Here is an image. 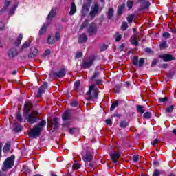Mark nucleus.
<instances>
[{
  "label": "nucleus",
  "mask_w": 176,
  "mask_h": 176,
  "mask_svg": "<svg viewBox=\"0 0 176 176\" xmlns=\"http://www.w3.org/2000/svg\"><path fill=\"white\" fill-rule=\"evenodd\" d=\"M54 128L56 129L58 127V122H57L56 120H54Z\"/></svg>",
  "instance_id": "nucleus-61"
},
{
  "label": "nucleus",
  "mask_w": 176,
  "mask_h": 176,
  "mask_svg": "<svg viewBox=\"0 0 176 176\" xmlns=\"http://www.w3.org/2000/svg\"><path fill=\"white\" fill-rule=\"evenodd\" d=\"M166 112H168V113L173 112V111H174V106H170L166 108Z\"/></svg>",
  "instance_id": "nucleus-38"
},
{
  "label": "nucleus",
  "mask_w": 176,
  "mask_h": 176,
  "mask_svg": "<svg viewBox=\"0 0 176 176\" xmlns=\"http://www.w3.org/2000/svg\"><path fill=\"white\" fill-rule=\"evenodd\" d=\"M87 41V36L86 34L82 33V34L80 35L79 38H78V42L80 43H85V42Z\"/></svg>",
  "instance_id": "nucleus-17"
},
{
  "label": "nucleus",
  "mask_w": 176,
  "mask_h": 176,
  "mask_svg": "<svg viewBox=\"0 0 176 176\" xmlns=\"http://www.w3.org/2000/svg\"><path fill=\"white\" fill-rule=\"evenodd\" d=\"M51 52H50V50H47L45 51L44 52V55L45 56H49V54H50Z\"/></svg>",
  "instance_id": "nucleus-57"
},
{
  "label": "nucleus",
  "mask_w": 176,
  "mask_h": 176,
  "mask_svg": "<svg viewBox=\"0 0 176 176\" xmlns=\"http://www.w3.org/2000/svg\"><path fill=\"white\" fill-rule=\"evenodd\" d=\"M88 33L90 36L96 35L97 34V25L94 23L91 24L88 28Z\"/></svg>",
  "instance_id": "nucleus-6"
},
{
  "label": "nucleus",
  "mask_w": 176,
  "mask_h": 176,
  "mask_svg": "<svg viewBox=\"0 0 176 176\" xmlns=\"http://www.w3.org/2000/svg\"><path fill=\"white\" fill-rule=\"evenodd\" d=\"M54 16H56V8H52L47 17V21L53 20Z\"/></svg>",
  "instance_id": "nucleus-14"
},
{
  "label": "nucleus",
  "mask_w": 176,
  "mask_h": 176,
  "mask_svg": "<svg viewBox=\"0 0 176 176\" xmlns=\"http://www.w3.org/2000/svg\"><path fill=\"white\" fill-rule=\"evenodd\" d=\"M5 28V23L3 22H0V30Z\"/></svg>",
  "instance_id": "nucleus-58"
},
{
  "label": "nucleus",
  "mask_w": 176,
  "mask_h": 176,
  "mask_svg": "<svg viewBox=\"0 0 176 176\" xmlns=\"http://www.w3.org/2000/svg\"><path fill=\"white\" fill-rule=\"evenodd\" d=\"M137 111L140 112V113H144L145 112V109H144V106L138 105L137 106Z\"/></svg>",
  "instance_id": "nucleus-28"
},
{
  "label": "nucleus",
  "mask_w": 176,
  "mask_h": 176,
  "mask_svg": "<svg viewBox=\"0 0 176 176\" xmlns=\"http://www.w3.org/2000/svg\"><path fill=\"white\" fill-rule=\"evenodd\" d=\"M133 15H129V16L127 17V21H128V23H133Z\"/></svg>",
  "instance_id": "nucleus-47"
},
{
  "label": "nucleus",
  "mask_w": 176,
  "mask_h": 176,
  "mask_svg": "<svg viewBox=\"0 0 176 176\" xmlns=\"http://www.w3.org/2000/svg\"><path fill=\"white\" fill-rule=\"evenodd\" d=\"M153 176H160V170H159V169H155L154 170Z\"/></svg>",
  "instance_id": "nucleus-40"
},
{
  "label": "nucleus",
  "mask_w": 176,
  "mask_h": 176,
  "mask_svg": "<svg viewBox=\"0 0 176 176\" xmlns=\"http://www.w3.org/2000/svg\"><path fill=\"white\" fill-rule=\"evenodd\" d=\"M31 108H32V103L31 102H27L24 106V112H30Z\"/></svg>",
  "instance_id": "nucleus-20"
},
{
  "label": "nucleus",
  "mask_w": 176,
  "mask_h": 176,
  "mask_svg": "<svg viewBox=\"0 0 176 176\" xmlns=\"http://www.w3.org/2000/svg\"><path fill=\"white\" fill-rule=\"evenodd\" d=\"M111 157L113 163H118V159L120 157V154L119 153V152H114L113 153L111 154Z\"/></svg>",
  "instance_id": "nucleus-11"
},
{
  "label": "nucleus",
  "mask_w": 176,
  "mask_h": 176,
  "mask_svg": "<svg viewBox=\"0 0 176 176\" xmlns=\"http://www.w3.org/2000/svg\"><path fill=\"white\" fill-rule=\"evenodd\" d=\"M120 39H122V34H119L116 36V42H119V41H120Z\"/></svg>",
  "instance_id": "nucleus-56"
},
{
  "label": "nucleus",
  "mask_w": 176,
  "mask_h": 176,
  "mask_svg": "<svg viewBox=\"0 0 176 176\" xmlns=\"http://www.w3.org/2000/svg\"><path fill=\"white\" fill-rule=\"evenodd\" d=\"M39 113L37 111H33L28 116V122L30 123V124H34L35 122L37 120L36 116H38Z\"/></svg>",
  "instance_id": "nucleus-4"
},
{
  "label": "nucleus",
  "mask_w": 176,
  "mask_h": 176,
  "mask_svg": "<svg viewBox=\"0 0 176 176\" xmlns=\"http://www.w3.org/2000/svg\"><path fill=\"white\" fill-rule=\"evenodd\" d=\"M47 43L50 45H53L56 42V38H54V36H49L47 40Z\"/></svg>",
  "instance_id": "nucleus-24"
},
{
  "label": "nucleus",
  "mask_w": 176,
  "mask_h": 176,
  "mask_svg": "<svg viewBox=\"0 0 176 176\" xmlns=\"http://www.w3.org/2000/svg\"><path fill=\"white\" fill-rule=\"evenodd\" d=\"M129 28V25H127V22H123L121 26V29L122 31H125Z\"/></svg>",
  "instance_id": "nucleus-32"
},
{
  "label": "nucleus",
  "mask_w": 176,
  "mask_h": 176,
  "mask_svg": "<svg viewBox=\"0 0 176 176\" xmlns=\"http://www.w3.org/2000/svg\"><path fill=\"white\" fill-rule=\"evenodd\" d=\"M99 8L100 7L97 3H96L94 6H92L91 11L89 13V16H91V17L92 19H94V17H96V15L97 14V13H98Z\"/></svg>",
  "instance_id": "nucleus-5"
},
{
  "label": "nucleus",
  "mask_w": 176,
  "mask_h": 176,
  "mask_svg": "<svg viewBox=\"0 0 176 176\" xmlns=\"http://www.w3.org/2000/svg\"><path fill=\"white\" fill-rule=\"evenodd\" d=\"M10 3H12V2L9 0H6L4 2V6L3 7V8L1 10L0 13H3V12H6V10H8V8H9V6H10Z\"/></svg>",
  "instance_id": "nucleus-15"
},
{
  "label": "nucleus",
  "mask_w": 176,
  "mask_h": 176,
  "mask_svg": "<svg viewBox=\"0 0 176 176\" xmlns=\"http://www.w3.org/2000/svg\"><path fill=\"white\" fill-rule=\"evenodd\" d=\"M61 37V34H60V32H57L56 34H55V38L56 41H58L60 38Z\"/></svg>",
  "instance_id": "nucleus-49"
},
{
  "label": "nucleus",
  "mask_w": 176,
  "mask_h": 176,
  "mask_svg": "<svg viewBox=\"0 0 176 176\" xmlns=\"http://www.w3.org/2000/svg\"><path fill=\"white\" fill-rule=\"evenodd\" d=\"M160 58H162V60H163L164 61L167 62L174 60V56L170 54H164L160 55Z\"/></svg>",
  "instance_id": "nucleus-7"
},
{
  "label": "nucleus",
  "mask_w": 176,
  "mask_h": 176,
  "mask_svg": "<svg viewBox=\"0 0 176 176\" xmlns=\"http://www.w3.org/2000/svg\"><path fill=\"white\" fill-rule=\"evenodd\" d=\"M153 146H155L157 144H159V140L155 139L154 141L151 143Z\"/></svg>",
  "instance_id": "nucleus-51"
},
{
  "label": "nucleus",
  "mask_w": 176,
  "mask_h": 176,
  "mask_svg": "<svg viewBox=\"0 0 176 176\" xmlns=\"http://www.w3.org/2000/svg\"><path fill=\"white\" fill-rule=\"evenodd\" d=\"M76 13V6L75 5V3H72V6L70 8V12H69V15L70 16H74Z\"/></svg>",
  "instance_id": "nucleus-19"
},
{
  "label": "nucleus",
  "mask_w": 176,
  "mask_h": 176,
  "mask_svg": "<svg viewBox=\"0 0 176 176\" xmlns=\"http://www.w3.org/2000/svg\"><path fill=\"white\" fill-rule=\"evenodd\" d=\"M14 155H11L5 160L3 166L2 167V171H8V170L14 166Z\"/></svg>",
  "instance_id": "nucleus-2"
},
{
  "label": "nucleus",
  "mask_w": 176,
  "mask_h": 176,
  "mask_svg": "<svg viewBox=\"0 0 176 176\" xmlns=\"http://www.w3.org/2000/svg\"><path fill=\"white\" fill-rule=\"evenodd\" d=\"M17 6H19V3H16L14 7L10 9V13H12L13 14V13H14V11L16 10V9H17Z\"/></svg>",
  "instance_id": "nucleus-37"
},
{
  "label": "nucleus",
  "mask_w": 176,
  "mask_h": 176,
  "mask_svg": "<svg viewBox=\"0 0 176 176\" xmlns=\"http://www.w3.org/2000/svg\"><path fill=\"white\" fill-rule=\"evenodd\" d=\"M63 120H69L71 119V114L69 113V111H66L63 116H62Z\"/></svg>",
  "instance_id": "nucleus-21"
},
{
  "label": "nucleus",
  "mask_w": 176,
  "mask_h": 176,
  "mask_svg": "<svg viewBox=\"0 0 176 176\" xmlns=\"http://www.w3.org/2000/svg\"><path fill=\"white\" fill-rule=\"evenodd\" d=\"M30 46V42H25L23 45V46H22V47H23V49H25L26 47H28Z\"/></svg>",
  "instance_id": "nucleus-50"
},
{
  "label": "nucleus",
  "mask_w": 176,
  "mask_h": 176,
  "mask_svg": "<svg viewBox=\"0 0 176 176\" xmlns=\"http://www.w3.org/2000/svg\"><path fill=\"white\" fill-rule=\"evenodd\" d=\"M109 19H112L113 17V8H109L108 12Z\"/></svg>",
  "instance_id": "nucleus-30"
},
{
  "label": "nucleus",
  "mask_w": 176,
  "mask_h": 176,
  "mask_svg": "<svg viewBox=\"0 0 176 176\" xmlns=\"http://www.w3.org/2000/svg\"><path fill=\"white\" fill-rule=\"evenodd\" d=\"M143 116L145 119H151V118L152 117V113H151L150 112H146L144 113Z\"/></svg>",
  "instance_id": "nucleus-34"
},
{
  "label": "nucleus",
  "mask_w": 176,
  "mask_h": 176,
  "mask_svg": "<svg viewBox=\"0 0 176 176\" xmlns=\"http://www.w3.org/2000/svg\"><path fill=\"white\" fill-rule=\"evenodd\" d=\"M83 56V54L80 52H78L76 54V58H80V57H82Z\"/></svg>",
  "instance_id": "nucleus-45"
},
{
  "label": "nucleus",
  "mask_w": 176,
  "mask_h": 176,
  "mask_svg": "<svg viewBox=\"0 0 176 176\" xmlns=\"http://www.w3.org/2000/svg\"><path fill=\"white\" fill-rule=\"evenodd\" d=\"M21 41H23V34H19L16 38V41L15 42V45H16V46H19V45L21 43Z\"/></svg>",
  "instance_id": "nucleus-22"
},
{
  "label": "nucleus",
  "mask_w": 176,
  "mask_h": 176,
  "mask_svg": "<svg viewBox=\"0 0 176 176\" xmlns=\"http://www.w3.org/2000/svg\"><path fill=\"white\" fill-rule=\"evenodd\" d=\"M126 8V4H122L118 8V14H122L123 10Z\"/></svg>",
  "instance_id": "nucleus-25"
},
{
  "label": "nucleus",
  "mask_w": 176,
  "mask_h": 176,
  "mask_svg": "<svg viewBox=\"0 0 176 176\" xmlns=\"http://www.w3.org/2000/svg\"><path fill=\"white\" fill-rule=\"evenodd\" d=\"M144 51H145L146 53H151V49H149V48H146V49L144 50Z\"/></svg>",
  "instance_id": "nucleus-63"
},
{
  "label": "nucleus",
  "mask_w": 176,
  "mask_h": 176,
  "mask_svg": "<svg viewBox=\"0 0 176 176\" xmlns=\"http://www.w3.org/2000/svg\"><path fill=\"white\" fill-rule=\"evenodd\" d=\"M144 63H145V61L144 60V58H140L139 60V63H138V67H142V65H144Z\"/></svg>",
  "instance_id": "nucleus-43"
},
{
  "label": "nucleus",
  "mask_w": 176,
  "mask_h": 176,
  "mask_svg": "<svg viewBox=\"0 0 176 176\" xmlns=\"http://www.w3.org/2000/svg\"><path fill=\"white\" fill-rule=\"evenodd\" d=\"M149 6H151V3H149V1H146L144 8H149Z\"/></svg>",
  "instance_id": "nucleus-60"
},
{
  "label": "nucleus",
  "mask_w": 176,
  "mask_h": 176,
  "mask_svg": "<svg viewBox=\"0 0 176 176\" xmlns=\"http://www.w3.org/2000/svg\"><path fill=\"white\" fill-rule=\"evenodd\" d=\"M65 69H60V71L55 72L54 73V76H56V78H64V76H65Z\"/></svg>",
  "instance_id": "nucleus-12"
},
{
  "label": "nucleus",
  "mask_w": 176,
  "mask_h": 176,
  "mask_svg": "<svg viewBox=\"0 0 176 176\" xmlns=\"http://www.w3.org/2000/svg\"><path fill=\"white\" fill-rule=\"evenodd\" d=\"M10 149V144H6L4 147H3V152H9V150Z\"/></svg>",
  "instance_id": "nucleus-33"
},
{
  "label": "nucleus",
  "mask_w": 176,
  "mask_h": 176,
  "mask_svg": "<svg viewBox=\"0 0 176 176\" xmlns=\"http://www.w3.org/2000/svg\"><path fill=\"white\" fill-rule=\"evenodd\" d=\"M160 49H166V47H168V45L167 44L166 41H163L160 45Z\"/></svg>",
  "instance_id": "nucleus-29"
},
{
  "label": "nucleus",
  "mask_w": 176,
  "mask_h": 176,
  "mask_svg": "<svg viewBox=\"0 0 176 176\" xmlns=\"http://www.w3.org/2000/svg\"><path fill=\"white\" fill-rule=\"evenodd\" d=\"M139 160H140V156L138 155L133 156V162H138Z\"/></svg>",
  "instance_id": "nucleus-55"
},
{
  "label": "nucleus",
  "mask_w": 176,
  "mask_h": 176,
  "mask_svg": "<svg viewBox=\"0 0 176 176\" xmlns=\"http://www.w3.org/2000/svg\"><path fill=\"white\" fill-rule=\"evenodd\" d=\"M93 65V58H89L87 60H85L82 64V68H90Z\"/></svg>",
  "instance_id": "nucleus-9"
},
{
  "label": "nucleus",
  "mask_w": 176,
  "mask_h": 176,
  "mask_svg": "<svg viewBox=\"0 0 176 176\" xmlns=\"http://www.w3.org/2000/svg\"><path fill=\"white\" fill-rule=\"evenodd\" d=\"M96 85H101V80H96Z\"/></svg>",
  "instance_id": "nucleus-64"
},
{
  "label": "nucleus",
  "mask_w": 176,
  "mask_h": 176,
  "mask_svg": "<svg viewBox=\"0 0 176 176\" xmlns=\"http://www.w3.org/2000/svg\"><path fill=\"white\" fill-rule=\"evenodd\" d=\"M82 160L85 162H89L93 160V155L89 152H87L84 155H82Z\"/></svg>",
  "instance_id": "nucleus-8"
},
{
  "label": "nucleus",
  "mask_w": 176,
  "mask_h": 176,
  "mask_svg": "<svg viewBox=\"0 0 176 176\" xmlns=\"http://www.w3.org/2000/svg\"><path fill=\"white\" fill-rule=\"evenodd\" d=\"M90 9V5L89 4H85L82 7V13H87L89 12V10Z\"/></svg>",
  "instance_id": "nucleus-23"
},
{
  "label": "nucleus",
  "mask_w": 176,
  "mask_h": 176,
  "mask_svg": "<svg viewBox=\"0 0 176 176\" xmlns=\"http://www.w3.org/2000/svg\"><path fill=\"white\" fill-rule=\"evenodd\" d=\"M164 38H170V33L168 32H164L162 35Z\"/></svg>",
  "instance_id": "nucleus-53"
},
{
  "label": "nucleus",
  "mask_w": 176,
  "mask_h": 176,
  "mask_svg": "<svg viewBox=\"0 0 176 176\" xmlns=\"http://www.w3.org/2000/svg\"><path fill=\"white\" fill-rule=\"evenodd\" d=\"M78 105V102L74 101L71 103V107H76Z\"/></svg>",
  "instance_id": "nucleus-59"
},
{
  "label": "nucleus",
  "mask_w": 176,
  "mask_h": 176,
  "mask_svg": "<svg viewBox=\"0 0 176 176\" xmlns=\"http://www.w3.org/2000/svg\"><path fill=\"white\" fill-rule=\"evenodd\" d=\"M14 130L19 133V131H21V126L18 125L14 128Z\"/></svg>",
  "instance_id": "nucleus-44"
},
{
  "label": "nucleus",
  "mask_w": 176,
  "mask_h": 176,
  "mask_svg": "<svg viewBox=\"0 0 176 176\" xmlns=\"http://www.w3.org/2000/svg\"><path fill=\"white\" fill-rule=\"evenodd\" d=\"M45 126H46V120H42L37 125H35L29 131V133H28L29 137H31L32 138H37V137H39Z\"/></svg>",
  "instance_id": "nucleus-1"
},
{
  "label": "nucleus",
  "mask_w": 176,
  "mask_h": 176,
  "mask_svg": "<svg viewBox=\"0 0 176 176\" xmlns=\"http://www.w3.org/2000/svg\"><path fill=\"white\" fill-rule=\"evenodd\" d=\"M94 87H96V85H91L89 87V91L87 92L88 100H94V98H97L98 97V91Z\"/></svg>",
  "instance_id": "nucleus-3"
},
{
  "label": "nucleus",
  "mask_w": 176,
  "mask_h": 176,
  "mask_svg": "<svg viewBox=\"0 0 176 176\" xmlns=\"http://www.w3.org/2000/svg\"><path fill=\"white\" fill-rule=\"evenodd\" d=\"M87 24H89V21H87V19H86L84 23L82 24L80 30H83V28H85V27L87 26Z\"/></svg>",
  "instance_id": "nucleus-36"
},
{
  "label": "nucleus",
  "mask_w": 176,
  "mask_h": 176,
  "mask_svg": "<svg viewBox=\"0 0 176 176\" xmlns=\"http://www.w3.org/2000/svg\"><path fill=\"white\" fill-rule=\"evenodd\" d=\"M36 56H38V49L36 47H32L31 53L29 54V58H34V57H36Z\"/></svg>",
  "instance_id": "nucleus-16"
},
{
  "label": "nucleus",
  "mask_w": 176,
  "mask_h": 176,
  "mask_svg": "<svg viewBox=\"0 0 176 176\" xmlns=\"http://www.w3.org/2000/svg\"><path fill=\"white\" fill-rule=\"evenodd\" d=\"M96 76H98V73H95L94 76H92V80H94L96 79Z\"/></svg>",
  "instance_id": "nucleus-62"
},
{
  "label": "nucleus",
  "mask_w": 176,
  "mask_h": 176,
  "mask_svg": "<svg viewBox=\"0 0 176 176\" xmlns=\"http://www.w3.org/2000/svg\"><path fill=\"white\" fill-rule=\"evenodd\" d=\"M79 86H80V81H76L74 83V89H78Z\"/></svg>",
  "instance_id": "nucleus-46"
},
{
  "label": "nucleus",
  "mask_w": 176,
  "mask_h": 176,
  "mask_svg": "<svg viewBox=\"0 0 176 176\" xmlns=\"http://www.w3.org/2000/svg\"><path fill=\"white\" fill-rule=\"evenodd\" d=\"M134 5V2L133 1H129L127 2V7L129 8V10L133 8V6Z\"/></svg>",
  "instance_id": "nucleus-35"
},
{
  "label": "nucleus",
  "mask_w": 176,
  "mask_h": 176,
  "mask_svg": "<svg viewBox=\"0 0 176 176\" xmlns=\"http://www.w3.org/2000/svg\"><path fill=\"white\" fill-rule=\"evenodd\" d=\"M47 88V82H44L43 85L40 87V88L38 90V96H41V94H43L45 93V90Z\"/></svg>",
  "instance_id": "nucleus-13"
},
{
  "label": "nucleus",
  "mask_w": 176,
  "mask_h": 176,
  "mask_svg": "<svg viewBox=\"0 0 176 176\" xmlns=\"http://www.w3.org/2000/svg\"><path fill=\"white\" fill-rule=\"evenodd\" d=\"M16 118L17 119V120H19V122H23V118L21 117V115L19 113H16Z\"/></svg>",
  "instance_id": "nucleus-39"
},
{
  "label": "nucleus",
  "mask_w": 176,
  "mask_h": 176,
  "mask_svg": "<svg viewBox=\"0 0 176 176\" xmlns=\"http://www.w3.org/2000/svg\"><path fill=\"white\" fill-rule=\"evenodd\" d=\"M106 122V124L108 125V126H112V121L109 119H107L105 120Z\"/></svg>",
  "instance_id": "nucleus-52"
},
{
  "label": "nucleus",
  "mask_w": 176,
  "mask_h": 176,
  "mask_svg": "<svg viewBox=\"0 0 176 176\" xmlns=\"http://www.w3.org/2000/svg\"><path fill=\"white\" fill-rule=\"evenodd\" d=\"M129 126V122L127 121H121L120 122V126L122 127V129H126Z\"/></svg>",
  "instance_id": "nucleus-27"
},
{
  "label": "nucleus",
  "mask_w": 176,
  "mask_h": 176,
  "mask_svg": "<svg viewBox=\"0 0 176 176\" xmlns=\"http://www.w3.org/2000/svg\"><path fill=\"white\" fill-rule=\"evenodd\" d=\"M118 105H119V102L118 101L114 102L111 106L110 111H113Z\"/></svg>",
  "instance_id": "nucleus-31"
},
{
  "label": "nucleus",
  "mask_w": 176,
  "mask_h": 176,
  "mask_svg": "<svg viewBox=\"0 0 176 176\" xmlns=\"http://www.w3.org/2000/svg\"><path fill=\"white\" fill-rule=\"evenodd\" d=\"M140 38V34H135L131 37V43L135 46H138V38Z\"/></svg>",
  "instance_id": "nucleus-10"
},
{
  "label": "nucleus",
  "mask_w": 176,
  "mask_h": 176,
  "mask_svg": "<svg viewBox=\"0 0 176 176\" xmlns=\"http://www.w3.org/2000/svg\"><path fill=\"white\" fill-rule=\"evenodd\" d=\"M159 101H160V102H166V101H167V97L160 98Z\"/></svg>",
  "instance_id": "nucleus-48"
},
{
  "label": "nucleus",
  "mask_w": 176,
  "mask_h": 176,
  "mask_svg": "<svg viewBox=\"0 0 176 176\" xmlns=\"http://www.w3.org/2000/svg\"><path fill=\"white\" fill-rule=\"evenodd\" d=\"M17 56V50L16 49H12L8 51V56L10 58H12V57H16Z\"/></svg>",
  "instance_id": "nucleus-18"
},
{
  "label": "nucleus",
  "mask_w": 176,
  "mask_h": 176,
  "mask_svg": "<svg viewBox=\"0 0 176 176\" xmlns=\"http://www.w3.org/2000/svg\"><path fill=\"white\" fill-rule=\"evenodd\" d=\"M159 60H157V59H154L152 62L151 64V67H155V65H156V64H157Z\"/></svg>",
  "instance_id": "nucleus-54"
},
{
  "label": "nucleus",
  "mask_w": 176,
  "mask_h": 176,
  "mask_svg": "<svg viewBox=\"0 0 176 176\" xmlns=\"http://www.w3.org/2000/svg\"><path fill=\"white\" fill-rule=\"evenodd\" d=\"M47 28V25L46 24H44L39 31V34L42 35L43 34H45V32H46Z\"/></svg>",
  "instance_id": "nucleus-26"
},
{
  "label": "nucleus",
  "mask_w": 176,
  "mask_h": 176,
  "mask_svg": "<svg viewBox=\"0 0 176 176\" xmlns=\"http://www.w3.org/2000/svg\"><path fill=\"white\" fill-rule=\"evenodd\" d=\"M72 168L74 170H78V168H80V164H74L72 166Z\"/></svg>",
  "instance_id": "nucleus-42"
},
{
  "label": "nucleus",
  "mask_w": 176,
  "mask_h": 176,
  "mask_svg": "<svg viewBox=\"0 0 176 176\" xmlns=\"http://www.w3.org/2000/svg\"><path fill=\"white\" fill-rule=\"evenodd\" d=\"M134 65H138V56H135L133 59Z\"/></svg>",
  "instance_id": "nucleus-41"
}]
</instances>
